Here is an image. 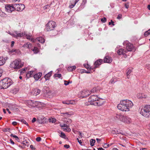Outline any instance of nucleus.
<instances>
[{"label": "nucleus", "instance_id": "1", "mask_svg": "<svg viewBox=\"0 0 150 150\" xmlns=\"http://www.w3.org/2000/svg\"><path fill=\"white\" fill-rule=\"evenodd\" d=\"M133 105L132 102L128 100H126L121 101L117 108L118 109L122 111H127L129 110V109Z\"/></svg>", "mask_w": 150, "mask_h": 150}, {"label": "nucleus", "instance_id": "2", "mask_svg": "<svg viewBox=\"0 0 150 150\" xmlns=\"http://www.w3.org/2000/svg\"><path fill=\"white\" fill-rule=\"evenodd\" d=\"M12 83V81L10 79L6 78L0 81V88L6 89Z\"/></svg>", "mask_w": 150, "mask_h": 150}, {"label": "nucleus", "instance_id": "3", "mask_svg": "<svg viewBox=\"0 0 150 150\" xmlns=\"http://www.w3.org/2000/svg\"><path fill=\"white\" fill-rule=\"evenodd\" d=\"M23 64L21 63V60L18 59H16L11 63L10 67L14 69H18L21 68L23 66Z\"/></svg>", "mask_w": 150, "mask_h": 150}, {"label": "nucleus", "instance_id": "4", "mask_svg": "<svg viewBox=\"0 0 150 150\" xmlns=\"http://www.w3.org/2000/svg\"><path fill=\"white\" fill-rule=\"evenodd\" d=\"M140 114L144 116L147 117H150V105H147L142 109Z\"/></svg>", "mask_w": 150, "mask_h": 150}, {"label": "nucleus", "instance_id": "5", "mask_svg": "<svg viewBox=\"0 0 150 150\" xmlns=\"http://www.w3.org/2000/svg\"><path fill=\"white\" fill-rule=\"evenodd\" d=\"M56 23L52 21H50L46 25V30L47 31L53 30L56 27Z\"/></svg>", "mask_w": 150, "mask_h": 150}, {"label": "nucleus", "instance_id": "6", "mask_svg": "<svg viewBox=\"0 0 150 150\" xmlns=\"http://www.w3.org/2000/svg\"><path fill=\"white\" fill-rule=\"evenodd\" d=\"M98 99L97 95H92L89 98L88 102L91 105H96V103H97Z\"/></svg>", "mask_w": 150, "mask_h": 150}, {"label": "nucleus", "instance_id": "7", "mask_svg": "<svg viewBox=\"0 0 150 150\" xmlns=\"http://www.w3.org/2000/svg\"><path fill=\"white\" fill-rule=\"evenodd\" d=\"M14 7H15V10L18 11H22L25 8V6L22 4H14Z\"/></svg>", "mask_w": 150, "mask_h": 150}, {"label": "nucleus", "instance_id": "8", "mask_svg": "<svg viewBox=\"0 0 150 150\" xmlns=\"http://www.w3.org/2000/svg\"><path fill=\"white\" fill-rule=\"evenodd\" d=\"M126 49L127 51L129 52L134 51L136 50L133 45L130 42L127 43L126 45Z\"/></svg>", "mask_w": 150, "mask_h": 150}, {"label": "nucleus", "instance_id": "9", "mask_svg": "<svg viewBox=\"0 0 150 150\" xmlns=\"http://www.w3.org/2000/svg\"><path fill=\"white\" fill-rule=\"evenodd\" d=\"M115 117L117 118L123 122H127V117L126 116H124L120 114H116Z\"/></svg>", "mask_w": 150, "mask_h": 150}, {"label": "nucleus", "instance_id": "10", "mask_svg": "<svg viewBox=\"0 0 150 150\" xmlns=\"http://www.w3.org/2000/svg\"><path fill=\"white\" fill-rule=\"evenodd\" d=\"M5 8L6 11L9 13H11L14 10H15V7H14L13 4L12 6H11L10 4H8L6 6Z\"/></svg>", "mask_w": 150, "mask_h": 150}, {"label": "nucleus", "instance_id": "11", "mask_svg": "<svg viewBox=\"0 0 150 150\" xmlns=\"http://www.w3.org/2000/svg\"><path fill=\"white\" fill-rule=\"evenodd\" d=\"M60 126L63 129L64 131L67 132H69L71 131V129L69 127V125L67 124H60Z\"/></svg>", "mask_w": 150, "mask_h": 150}, {"label": "nucleus", "instance_id": "12", "mask_svg": "<svg viewBox=\"0 0 150 150\" xmlns=\"http://www.w3.org/2000/svg\"><path fill=\"white\" fill-rule=\"evenodd\" d=\"M103 63V60L101 59H99L96 61L94 63V67H93L94 69L99 67Z\"/></svg>", "mask_w": 150, "mask_h": 150}, {"label": "nucleus", "instance_id": "13", "mask_svg": "<svg viewBox=\"0 0 150 150\" xmlns=\"http://www.w3.org/2000/svg\"><path fill=\"white\" fill-rule=\"evenodd\" d=\"M112 61V58L109 56H106L104 58L103 62L104 63H110Z\"/></svg>", "mask_w": 150, "mask_h": 150}, {"label": "nucleus", "instance_id": "14", "mask_svg": "<svg viewBox=\"0 0 150 150\" xmlns=\"http://www.w3.org/2000/svg\"><path fill=\"white\" fill-rule=\"evenodd\" d=\"M40 92V90L38 88H35L33 89L32 92V93L35 96L38 95Z\"/></svg>", "mask_w": 150, "mask_h": 150}, {"label": "nucleus", "instance_id": "15", "mask_svg": "<svg viewBox=\"0 0 150 150\" xmlns=\"http://www.w3.org/2000/svg\"><path fill=\"white\" fill-rule=\"evenodd\" d=\"M90 94V92L88 90H83L82 91V94L83 96V97H86L89 96Z\"/></svg>", "mask_w": 150, "mask_h": 150}, {"label": "nucleus", "instance_id": "16", "mask_svg": "<svg viewBox=\"0 0 150 150\" xmlns=\"http://www.w3.org/2000/svg\"><path fill=\"white\" fill-rule=\"evenodd\" d=\"M42 73L41 72H39L35 74L33 76V77L35 80L37 81L41 77L42 75Z\"/></svg>", "mask_w": 150, "mask_h": 150}, {"label": "nucleus", "instance_id": "17", "mask_svg": "<svg viewBox=\"0 0 150 150\" xmlns=\"http://www.w3.org/2000/svg\"><path fill=\"white\" fill-rule=\"evenodd\" d=\"M127 51L123 49H120L117 51V53L119 55L123 54H125V53H127Z\"/></svg>", "mask_w": 150, "mask_h": 150}, {"label": "nucleus", "instance_id": "18", "mask_svg": "<svg viewBox=\"0 0 150 150\" xmlns=\"http://www.w3.org/2000/svg\"><path fill=\"white\" fill-rule=\"evenodd\" d=\"M52 71H51L49 72L47 74H46L44 76V78L45 79L46 81L49 80L50 79V77L52 75Z\"/></svg>", "mask_w": 150, "mask_h": 150}, {"label": "nucleus", "instance_id": "19", "mask_svg": "<svg viewBox=\"0 0 150 150\" xmlns=\"http://www.w3.org/2000/svg\"><path fill=\"white\" fill-rule=\"evenodd\" d=\"M99 91V87H97L94 88L91 90V93H98Z\"/></svg>", "mask_w": 150, "mask_h": 150}, {"label": "nucleus", "instance_id": "20", "mask_svg": "<svg viewBox=\"0 0 150 150\" xmlns=\"http://www.w3.org/2000/svg\"><path fill=\"white\" fill-rule=\"evenodd\" d=\"M5 62V59L3 57H0V66L3 65Z\"/></svg>", "mask_w": 150, "mask_h": 150}, {"label": "nucleus", "instance_id": "21", "mask_svg": "<svg viewBox=\"0 0 150 150\" xmlns=\"http://www.w3.org/2000/svg\"><path fill=\"white\" fill-rule=\"evenodd\" d=\"M38 40L40 43H44L45 42L44 39L42 37H40L37 38Z\"/></svg>", "mask_w": 150, "mask_h": 150}, {"label": "nucleus", "instance_id": "22", "mask_svg": "<svg viewBox=\"0 0 150 150\" xmlns=\"http://www.w3.org/2000/svg\"><path fill=\"white\" fill-rule=\"evenodd\" d=\"M76 67L74 66L72 67H68L67 70L69 71H71L75 69Z\"/></svg>", "mask_w": 150, "mask_h": 150}, {"label": "nucleus", "instance_id": "23", "mask_svg": "<svg viewBox=\"0 0 150 150\" xmlns=\"http://www.w3.org/2000/svg\"><path fill=\"white\" fill-rule=\"evenodd\" d=\"M132 72V70L130 69H129L127 70L126 75L128 79L129 78V74H130Z\"/></svg>", "mask_w": 150, "mask_h": 150}, {"label": "nucleus", "instance_id": "24", "mask_svg": "<svg viewBox=\"0 0 150 150\" xmlns=\"http://www.w3.org/2000/svg\"><path fill=\"white\" fill-rule=\"evenodd\" d=\"M15 33L16 34V35L17 36V38L18 37H21L24 35V34L23 33H18L17 31H15Z\"/></svg>", "mask_w": 150, "mask_h": 150}, {"label": "nucleus", "instance_id": "25", "mask_svg": "<svg viewBox=\"0 0 150 150\" xmlns=\"http://www.w3.org/2000/svg\"><path fill=\"white\" fill-rule=\"evenodd\" d=\"M62 103L64 104H67V105L73 104V101L71 100L64 101H63Z\"/></svg>", "mask_w": 150, "mask_h": 150}, {"label": "nucleus", "instance_id": "26", "mask_svg": "<svg viewBox=\"0 0 150 150\" xmlns=\"http://www.w3.org/2000/svg\"><path fill=\"white\" fill-rule=\"evenodd\" d=\"M23 46L24 47H27L28 49H30L32 45L30 43H28L26 44H24Z\"/></svg>", "mask_w": 150, "mask_h": 150}, {"label": "nucleus", "instance_id": "27", "mask_svg": "<svg viewBox=\"0 0 150 150\" xmlns=\"http://www.w3.org/2000/svg\"><path fill=\"white\" fill-rule=\"evenodd\" d=\"M38 102L33 100V103H32V105H31V106L33 107H35L38 106Z\"/></svg>", "mask_w": 150, "mask_h": 150}, {"label": "nucleus", "instance_id": "28", "mask_svg": "<svg viewBox=\"0 0 150 150\" xmlns=\"http://www.w3.org/2000/svg\"><path fill=\"white\" fill-rule=\"evenodd\" d=\"M72 122V121L71 119H70L68 118L65 121V124H67V125H69V124H71Z\"/></svg>", "mask_w": 150, "mask_h": 150}, {"label": "nucleus", "instance_id": "29", "mask_svg": "<svg viewBox=\"0 0 150 150\" xmlns=\"http://www.w3.org/2000/svg\"><path fill=\"white\" fill-rule=\"evenodd\" d=\"M144 94L142 93H139L137 95V97L139 98H145L146 96L145 95H144Z\"/></svg>", "mask_w": 150, "mask_h": 150}, {"label": "nucleus", "instance_id": "30", "mask_svg": "<svg viewBox=\"0 0 150 150\" xmlns=\"http://www.w3.org/2000/svg\"><path fill=\"white\" fill-rule=\"evenodd\" d=\"M120 133V132L116 130H113L111 131V132L112 134H117Z\"/></svg>", "mask_w": 150, "mask_h": 150}, {"label": "nucleus", "instance_id": "31", "mask_svg": "<svg viewBox=\"0 0 150 150\" xmlns=\"http://www.w3.org/2000/svg\"><path fill=\"white\" fill-rule=\"evenodd\" d=\"M97 103H96V105H94L100 106L103 104V102H101L100 100H99L98 99V100H97Z\"/></svg>", "mask_w": 150, "mask_h": 150}, {"label": "nucleus", "instance_id": "32", "mask_svg": "<svg viewBox=\"0 0 150 150\" xmlns=\"http://www.w3.org/2000/svg\"><path fill=\"white\" fill-rule=\"evenodd\" d=\"M33 51L34 53L36 54L38 52V49L37 47H34L33 49Z\"/></svg>", "mask_w": 150, "mask_h": 150}, {"label": "nucleus", "instance_id": "33", "mask_svg": "<svg viewBox=\"0 0 150 150\" xmlns=\"http://www.w3.org/2000/svg\"><path fill=\"white\" fill-rule=\"evenodd\" d=\"M62 114L64 115V116L66 117H69L71 115L68 114L67 112H66L65 113H62Z\"/></svg>", "mask_w": 150, "mask_h": 150}, {"label": "nucleus", "instance_id": "34", "mask_svg": "<svg viewBox=\"0 0 150 150\" xmlns=\"http://www.w3.org/2000/svg\"><path fill=\"white\" fill-rule=\"evenodd\" d=\"M150 34V29L148 31L145 32L144 33V35L145 36H147L149 35Z\"/></svg>", "mask_w": 150, "mask_h": 150}, {"label": "nucleus", "instance_id": "35", "mask_svg": "<svg viewBox=\"0 0 150 150\" xmlns=\"http://www.w3.org/2000/svg\"><path fill=\"white\" fill-rule=\"evenodd\" d=\"M10 136L11 137H13L16 139V140H18L19 139L18 137L16 135H13V134H11L10 135Z\"/></svg>", "mask_w": 150, "mask_h": 150}, {"label": "nucleus", "instance_id": "36", "mask_svg": "<svg viewBox=\"0 0 150 150\" xmlns=\"http://www.w3.org/2000/svg\"><path fill=\"white\" fill-rule=\"evenodd\" d=\"M21 121L24 124L28 126V123L26 122L25 120L24 119H22L21 120Z\"/></svg>", "mask_w": 150, "mask_h": 150}, {"label": "nucleus", "instance_id": "37", "mask_svg": "<svg viewBox=\"0 0 150 150\" xmlns=\"http://www.w3.org/2000/svg\"><path fill=\"white\" fill-rule=\"evenodd\" d=\"M26 77L28 78H29V77H31L32 76L31 74L28 72L26 74Z\"/></svg>", "mask_w": 150, "mask_h": 150}, {"label": "nucleus", "instance_id": "38", "mask_svg": "<svg viewBox=\"0 0 150 150\" xmlns=\"http://www.w3.org/2000/svg\"><path fill=\"white\" fill-rule=\"evenodd\" d=\"M50 7V5H47L43 7L44 9V10L46 9H49Z\"/></svg>", "mask_w": 150, "mask_h": 150}, {"label": "nucleus", "instance_id": "39", "mask_svg": "<svg viewBox=\"0 0 150 150\" xmlns=\"http://www.w3.org/2000/svg\"><path fill=\"white\" fill-rule=\"evenodd\" d=\"M54 76L55 77H58L59 78H60L62 76L61 74H55Z\"/></svg>", "mask_w": 150, "mask_h": 150}, {"label": "nucleus", "instance_id": "40", "mask_svg": "<svg viewBox=\"0 0 150 150\" xmlns=\"http://www.w3.org/2000/svg\"><path fill=\"white\" fill-rule=\"evenodd\" d=\"M60 136L63 138H64L66 137V135L63 132H61Z\"/></svg>", "mask_w": 150, "mask_h": 150}, {"label": "nucleus", "instance_id": "41", "mask_svg": "<svg viewBox=\"0 0 150 150\" xmlns=\"http://www.w3.org/2000/svg\"><path fill=\"white\" fill-rule=\"evenodd\" d=\"M106 21V18L105 17H103L101 19V21L103 23H105Z\"/></svg>", "mask_w": 150, "mask_h": 150}, {"label": "nucleus", "instance_id": "42", "mask_svg": "<svg viewBox=\"0 0 150 150\" xmlns=\"http://www.w3.org/2000/svg\"><path fill=\"white\" fill-rule=\"evenodd\" d=\"M56 120L54 118H52V119H50L49 121L50 122L52 123H54L55 122Z\"/></svg>", "mask_w": 150, "mask_h": 150}, {"label": "nucleus", "instance_id": "43", "mask_svg": "<svg viewBox=\"0 0 150 150\" xmlns=\"http://www.w3.org/2000/svg\"><path fill=\"white\" fill-rule=\"evenodd\" d=\"M109 145H108L107 144H105L103 145V146L104 148H107L109 146Z\"/></svg>", "mask_w": 150, "mask_h": 150}, {"label": "nucleus", "instance_id": "44", "mask_svg": "<svg viewBox=\"0 0 150 150\" xmlns=\"http://www.w3.org/2000/svg\"><path fill=\"white\" fill-rule=\"evenodd\" d=\"M64 85L66 86H67L69 83V81H67L66 80L64 81Z\"/></svg>", "mask_w": 150, "mask_h": 150}, {"label": "nucleus", "instance_id": "45", "mask_svg": "<svg viewBox=\"0 0 150 150\" xmlns=\"http://www.w3.org/2000/svg\"><path fill=\"white\" fill-rule=\"evenodd\" d=\"M33 103V100H29L28 102V104L30 106H31V105H32V103Z\"/></svg>", "mask_w": 150, "mask_h": 150}, {"label": "nucleus", "instance_id": "46", "mask_svg": "<svg viewBox=\"0 0 150 150\" xmlns=\"http://www.w3.org/2000/svg\"><path fill=\"white\" fill-rule=\"evenodd\" d=\"M112 23V25L114 26L115 25V24H114V22L112 20H111L110 22L109 23V25H110Z\"/></svg>", "mask_w": 150, "mask_h": 150}, {"label": "nucleus", "instance_id": "47", "mask_svg": "<svg viewBox=\"0 0 150 150\" xmlns=\"http://www.w3.org/2000/svg\"><path fill=\"white\" fill-rule=\"evenodd\" d=\"M81 72L83 73H86L87 74H89V73H90V72L88 71H86L85 70H82V71H81Z\"/></svg>", "mask_w": 150, "mask_h": 150}, {"label": "nucleus", "instance_id": "48", "mask_svg": "<svg viewBox=\"0 0 150 150\" xmlns=\"http://www.w3.org/2000/svg\"><path fill=\"white\" fill-rule=\"evenodd\" d=\"M96 141H90V145L91 146H93L94 145V143Z\"/></svg>", "mask_w": 150, "mask_h": 150}, {"label": "nucleus", "instance_id": "49", "mask_svg": "<svg viewBox=\"0 0 150 150\" xmlns=\"http://www.w3.org/2000/svg\"><path fill=\"white\" fill-rule=\"evenodd\" d=\"M129 3H126L125 4V8L127 9L129 8Z\"/></svg>", "mask_w": 150, "mask_h": 150}, {"label": "nucleus", "instance_id": "50", "mask_svg": "<svg viewBox=\"0 0 150 150\" xmlns=\"http://www.w3.org/2000/svg\"><path fill=\"white\" fill-rule=\"evenodd\" d=\"M85 67L87 69H91V67H90V66L88 64H87L86 65H85Z\"/></svg>", "mask_w": 150, "mask_h": 150}, {"label": "nucleus", "instance_id": "51", "mask_svg": "<svg viewBox=\"0 0 150 150\" xmlns=\"http://www.w3.org/2000/svg\"><path fill=\"white\" fill-rule=\"evenodd\" d=\"M10 130L8 128H5L3 130V131H4L5 132H9V130Z\"/></svg>", "mask_w": 150, "mask_h": 150}, {"label": "nucleus", "instance_id": "52", "mask_svg": "<svg viewBox=\"0 0 150 150\" xmlns=\"http://www.w3.org/2000/svg\"><path fill=\"white\" fill-rule=\"evenodd\" d=\"M78 134L79 135V136L81 138L83 137V134L81 132H78Z\"/></svg>", "mask_w": 150, "mask_h": 150}, {"label": "nucleus", "instance_id": "53", "mask_svg": "<svg viewBox=\"0 0 150 150\" xmlns=\"http://www.w3.org/2000/svg\"><path fill=\"white\" fill-rule=\"evenodd\" d=\"M110 83H115L114 79H112L110 82Z\"/></svg>", "mask_w": 150, "mask_h": 150}, {"label": "nucleus", "instance_id": "54", "mask_svg": "<svg viewBox=\"0 0 150 150\" xmlns=\"http://www.w3.org/2000/svg\"><path fill=\"white\" fill-rule=\"evenodd\" d=\"M146 68L148 69H150V64L146 65Z\"/></svg>", "mask_w": 150, "mask_h": 150}, {"label": "nucleus", "instance_id": "55", "mask_svg": "<svg viewBox=\"0 0 150 150\" xmlns=\"http://www.w3.org/2000/svg\"><path fill=\"white\" fill-rule=\"evenodd\" d=\"M64 147L67 149H68L69 147L70 146L69 145L65 144L64 145Z\"/></svg>", "mask_w": 150, "mask_h": 150}, {"label": "nucleus", "instance_id": "56", "mask_svg": "<svg viewBox=\"0 0 150 150\" xmlns=\"http://www.w3.org/2000/svg\"><path fill=\"white\" fill-rule=\"evenodd\" d=\"M26 70V69H25V68H23V69H21L20 71H21V73H22V72H25Z\"/></svg>", "mask_w": 150, "mask_h": 150}, {"label": "nucleus", "instance_id": "57", "mask_svg": "<svg viewBox=\"0 0 150 150\" xmlns=\"http://www.w3.org/2000/svg\"><path fill=\"white\" fill-rule=\"evenodd\" d=\"M78 142L81 146H85V144H82V141H78Z\"/></svg>", "mask_w": 150, "mask_h": 150}, {"label": "nucleus", "instance_id": "58", "mask_svg": "<svg viewBox=\"0 0 150 150\" xmlns=\"http://www.w3.org/2000/svg\"><path fill=\"white\" fill-rule=\"evenodd\" d=\"M122 18V15L119 14L118 15L117 18L118 19H120Z\"/></svg>", "mask_w": 150, "mask_h": 150}, {"label": "nucleus", "instance_id": "59", "mask_svg": "<svg viewBox=\"0 0 150 150\" xmlns=\"http://www.w3.org/2000/svg\"><path fill=\"white\" fill-rule=\"evenodd\" d=\"M36 121V119L35 117H34L32 120V122L33 123H34Z\"/></svg>", "mask_w": 150, "mask_h": 150}, {"label": "nucleus", "instance_id": "60", "mask_svg": "<svg viewBox=\"0 0 150 150\" xmlns=\"http://www.w3.org/2000/svg\"><path fill=\"white\" fill-rule=\"evenodd\" d=\"M41 138L40 137H37L36 139V141H41Z\"/></svg>", "mask_w": 150, "mask_h": 150}, {"label": "nucleus", "instance_id": "61", "mask_svg": "<svg viewBox=\"0 0 150 150\" xmlns=\"http://www.w3.org/2000/svg\"><path fill=\"white\" fill-rule=\"evenodd\" d=\"M14 43H15V42H14V41H12L11 42V47H13V46L14 45Z\"/></svg>", "mask_w": 150, "mask_h": 150}, {"label": "nucleus", "instance_id": "62", "mask_svg": "<svg viewBox=\"0 0 150 150\" xmlns=\"http://www.w3.org/2000/svg\"><path fill=\"white\" fill-rule=\"evenodd\" d=\"M16 35V34L15 33V31L14 33H13V36L14 37L17 38V36Z\"/></svg>", "mask_w": 150, "mask_h": 150}, {"label": "nucleus", "instance_id": "63", "mask_svg": "<svg viewBox=\"0 0 150 150\" xmlns=\"http://www.w3.org/2000/svg\"><path fill=\"white\" fill-rule=\"evenodd\" d=\"M17 123L16 122H13L12 123V124L13 125H16L17 124Z\"/></svg>", "mask_w": 150, "mask_h": 150}, {"label": "nucleus", "instance_id": "64", "mask_svg": "<svg viewBox=\"0 0 150 150\" xmlns=\"http://www.w3.org/2000/svg\"><path fill=\"white\" fill-rule=\"evenodd\" d=\"M75 5V3L74 4H72V5H70L69 6V7L70 8H72Z\"/></svg>", "mask_w": 150, "mask_h": 150}]
</instances>
